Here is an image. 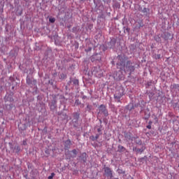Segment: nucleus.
I'll use <instances>...</instances> for the list:
<instances>
[{
    "instance_id": "nucleus-1",
    "label": "nucleus",
    "mask_w": 179,
    "mask_h": 179,
    "mask_svg": "<svg viewBox=\"0 0 179 179\" xmlns=\"http://www.w3.org/2000/svg\"><path fill=\"white\" fill-rule=\"evenodd\" d=\"M103 170H104V174L106 176V177L109 178H113V171L111 170V169H110V167L106 166L103 168Z\"/></svg>"
},
{
    "instance_id": "nucleus-2",
    "label": "nucleus",
    "mask_w": 179,
    "mask_h": 179,
    "mask_svg": "<svg viewBox=\"0 0 179 179\" xmlns=\"http://www.w3.org/2000/svg\"><path fill=\"white\" fill-rule=\"evenodd\" d=\"M99 111H101V113H103V114L105 115V117H108V111L107 110L106 106H104L103 104H102L99 106Z\"/></svg>"
},
{
    "instance_id": "nucleus-3",
    "label": "nucleus",
    "mask_w": 179,
    "mask_h": 179,
    "mask_svg": "<svg viewBox=\"0 0 179 179\" xmlns=\"http://www.w3.org/2000/svg\"><path fill=\"white\" fill-rule=\"evenodd\" d=\"M72 143H71V141L69 139V140H67V141H66L65 142H64V148L65 149H69L70 148H71V145Z\"/></svg>"
},
{
    "instance_id": "nucleus-4",
    "label": "nucleus",
    "mask_w": 179,
    "mask_h": 179,
    "mask_svg": "<svg viewBox=\"0 0 179 179\" xmlns=\"http://www.w3.org/2000/svg\"><path fill=\"white\" fill-rule=\"evenodd\" d=\"M130 64H131V62H127V66H128V69L129 71H130V72H134V71H135V67H134V66H128Z\"/></svg>"
},
{
    "instance_id": "nucleus-5",
    "label": "nucleus",
    "mask_w": 179,
    "mask_h": 179,
    "mask_svg": "<svg viewBox=\"0 0 179 179\" xmlns=\"http://www.w3.org/2000/svg\"><path fill=\"white\" fill-rule=\"evenodd\" d=\"M121 97H122V94L120 93V94H115L114 95V98L116 99L117 100L120 101L121 100Z\"/></svg>"
},
{
    "instance_id": "nucleus-6",
    "label": "nucleus",
    "mask_w": 179,
    "mask_h": 179,
    "mask_svg": "<svg viewBox=\"0 0 179 179\" xmlns=\"http://www.w3.org/2000/svg\"><path fill=\"white\" fill-rule=\"evenodd\" d=\"M86 152H83L81 156L80 157L81 158V160H83V162H86L87 158H86Z\"/></svg>"
},
{
    "instance_id": "nucleus-7",
    "label": "nucleus",
    "mask_w": 179,
    "mask_h": 179,
    "mask_svg": "<svg viewBox=\"0 0 179 179\" xmlns=\"http://www.w3.org/2000/svg\"><path fill=\"white\" fill-rule=\"evenodd\" d=\"M79 113H76L73 114V118L76 121H78L79 120Z\"/></svg>"
},
{
    "instance_id": "nucleus-8",
    "label": "nucleus",
    "mask_w": 179,
    "mask_h": 179,
    "mask_svg": "<svg viewBox=\"0 0 179 179\" xmlns=\"http://www.w3.org/2000/svg\"><path fill=\"white\" fill-rule=\"evenodd\" d=\"M14 152L15 153H19L20 152V147L19 145H17L14 148Z\"/></svg>"
},
{
    "instance_id": "nucleus-9",
    "label": "nucleus",
    "mask_w": 179,
    "mask_h": 179,
    "mask_svg": "<svg viewBox=\"0 0 179 179\" xmlns=\"http://www.w3.org/2000/svg\"><path fill=\"white\" fill-rule=\"evenodd\" d=\"M179 85L178 84H173L171 85V89H178Z\"/></svg>"
},
{
    "instance_id": "nucleus-10",
    "label": "nucleus",
    "mask_w": 179,
    "mask_h": 179,
    "mask_svg": "<svg viewBox=\"0 0 179 179\" xmlns=\"http://www.w3.org/2000/svg\"><path fill=\"white\" fill-rule=\"evenodd\" d=\"M118 149H119L120 152L125 151V148H124V146H122V145H118Z\"/></svg>"
},
{
    "instance_id": "nucleus-11",
    "label": "nucleus",
    "mask_w": 179,
    "mask_h": 179,
    "mask_svg": "<svg viewBox=\"0 0 179 179\" xmlns=\"http://www.w3.org/2000/svg\"><path fill=\"white\" fill-rule=\"evenodd\" d=\"M155 59H160V58H162V55H160V54L155 55Z\"/></svg>"
},
{
    "instance_id": "nucleus-12",
    "label": "nucleus",
    "mask_w": 179,
    "mask_h": 179,
    "mask_svg": "<svg viewBox=\"0 0 179 179\" xmlns=\"http://www.w3.org/2000/svg\"><path fill=\"white\" fill-rule=\"evenodd\" d=\"M136 150L138 153H142V152H143L144 150L143 148H137Z\"/></svg>"
},
{
    "instance_id": "nucleus-13",
    "label": "nucleus",
    "mask_w": 179,
    "mask_h": 179,
    "mask_svg": "<svg viewBox=\"0 0 179 179\" xmlns=\"http://www.w3.org/2000/svg\"><path fill=\"white\" fill-rule=\"evenodd\" d=\"M49 22L50 23H55V19L54 17L50 18Z\"/></svg>"
},
{
    "instance_id": "nucleus-14",
    "label": "nucleus",
    "mask_w": 179,
    "mask_h": 179,
    "mask_svg": "<svg viewBox=\"0 0 179 179\" xmlns=\"http://www.w3.org/2000/svg\"><path fill=\"white\" fill-rule=\"evenodd\" d=\"M54 176H55V173H52L51 175L48 177V179H52V178H54Z\"/></svg>"
},
{
    "instance_id": "nucleus-15",
    "label": "nucleus",
    "mask_w": 179,
    "mask_h": 179,
    "mask_svg": "<svg viewBox=\"0 0 179 179\" xmlns=\"http://www.w3.org/2000/svg\"><path fill=\"white\" fill-rule=\"evenodd\" d=\"M90 110H92V106L87 105V111H90Z\"/></svg>"
},
{
    "instance_id": "nucleus-16",
    "label": "nucleus",
    "mask_w": 179,
    "mask_h": 179,
    "mask_svg": "<svg viewBox=\"0 0 179 179\" xmlns=\"http://www.w3.org/2000/svg\"><path fill=\"white\" fill-rule=\"evenodd\" d=\"M72 153L75 155V156H76V155H78V151L76 150H73L72 151Z\"/></svg>"
},
{
    "instance_id": "nucleus-17",
    "label": "nucleus",
    "mask_w": 179,
    "mask_h": 179,
    "mask_svg": "<svg viewBox=\"0 0 179 179\" xmlns=\"http://www.w3.org/2000/svg\"><path fill=\"white\" fill-rule=\"evenodd\" d=\"M60 77H61L62 79H64V78H66V75H65V74H64V73H62V74L60 75Z\"/></svg>"
},
{
    "instance_id": "nucleus-18",
    "label": "nucleus",
    "mask_w": 179,
    "mask_h": 179,
    "mask_svg": "<svg viewBox=\"0 0 179 179\" xmlns=\"http://www.w3.org/2000/svg\"><path fill=\"white\" fill-rule=\"evenodd\" d=\"M75 104H77V106H79V104H80V101H79V99H76Z\"/></svg>"
},
{
    "instance_id": "nucleus-19",
    "label": "nucleus",
    "mask_w": 179,
    "mask_h": 179,
    "mask_svg": "<svg viewBox=\"0 0 179 179\" xmlns=\"http://www.w3.org/2000/svg\"><path fill=\"white\" fill-rule=\"evenodd\" d=\"M73 84H74V85H79V80H75L73 81Z\"/></svg>"
},
{
    "instance_id": "nucleus-20",
    "label": "nucleus",
    "mask_w": 179,
    "mask_h": 179,
    "mask_svg": "<svg viewBox=\"0 0 179 179\" xmlns=\"http://www.w3.org/2000/svg\"><path fill=\"white\" fill-rule=\"evenodd\" d=\"M147 128L148 129H152V125L150 124L147 125Z\"/></svg>"
},
{
    "instance_id": "nucleus-21",
    "label": "nucleus",
    "mask_w": 179,
    "mask_h": 179,
    "mask_svg": "<svg viewBox=\"0 0 179 179\" xmlns=\"http://www.w3.org/2000/svg\"><path fill=\"white\" fill-rule=\"evenodd\" d=\"M92 141H96V137L94 136H91Z\"/></svg>"
},
{
    "instance_id": "nucleus-22",
    "label": "nucleus",
    "mask_w": 179,
    "mask_h": 179,
    "mask_svg": "<svg viewBox=\"0 0 179 179\" xmlns=\"http://www.w3.org/2000/svg\"><path fill=\"white\" fill-rule=\"evenodd\" d=\"M155 121L156 122H159V119L157 118V117H155Z\"/></svg>"
},
{
    "instance_id": "nucleus-23",
    "label": "nucleus",
    "mask_w": 179,
    "mask_h": 179,
    "mask_svg": "<svg viewBox=\"0 0 179 179\" xmlns=\"http://www.w3.org/2000/svg\"><path fill=\"white\" fill-rule=\"evenodd\" d=\"M143 12H144V13H145V12H148V8H144L143 10Z\"/></svg>"
},
{
    "instance_id": "nucleus-24",
    "label": "nucleus",
    "mask_w": 179,
    "mask_h": 179,
    "mask_svg": "<svg viewBox=\"0 0 179 179\" xmlns=\"http://www.w3.org/2000/svg\"><path fill=\"white\" fill-rule=\"evenodd\" d=\"M99 134H96V136H95V139L97 141V138H99Z\"/></svg>"
},
{
    "instance_id": "nucleus-25",
    "label": "nucleus",
    "mask_w": 179,
    "mask_h": 179,
    "mask_svg": "<svg viewBox=\"0 0 179 179\" xmlns=\"http://www.w3.org/2000/svg\"><path fill=\"white\" fill-rule=\"evenodd\" d=\"M152 124H153V122H152V121L148 122V125H152Z\"/></svg>"
},
{
    "instance_id": "nucleus-26",
    "label": "nucleus",
    "mask_w": 179,
    "mask_h": 179,
    "mask_svg": "<svg viewBox=\"0 0 179 179\" xmlns=\"http://www.w3.org/2000/svg\"><path fill=\"white\" fill-rule=\"evenodd\" d=\"M149 117H150V115H148V116L147 117H145V120H148L149 119Z\"/></svg>"
},
{
    "instance_id": "nucleus-27",
    "label": "nucleus",
    "mask_w": 179,
    "mask_h": 179,
    "mask_svg": "<svg viewBox=\"0 0 179 179\" xmlns=\"http://www.w3.org/2000/svg\"><path fill=\"white\" fill-rule=\"evenodd\" d=\"M100 131H101L100 129H98V132H100Z\"/></svg>"
},
{
    "instance_id": "nucleus-28",
    "label": "nucleus",
    "mask_w": 179,
    "mask_h": 179,
    "mask_svg": "<svg viewBox=\"0 0 179 179\" xmlns=\"http://www.w3.org/2000/svg\"><path fill=\"white\" fill-rule=\"evenodd\" d=\"M27 82L29 83V80H27Z\"/></svg>"
},
{
    "instance_id": "nucleus-29",
    "label": "nucleus",
    "mask_w": 179,
    "mask_h": 179,
    "mask_svg": "<svg viewBox=\"0 0 179 179\" xmlns=\"http://www.w3.org/2000/svg\"><path fill=\"white\" fill-rule=\"evenodd\" d=\"M81 1H85V0H81Z\"/></svg>"
}]
</instances>
